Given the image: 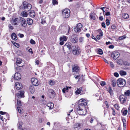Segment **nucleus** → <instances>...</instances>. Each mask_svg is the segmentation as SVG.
<instances>
[{
	"mask_svg": "<svg viewBox=\"0 0 130 130\" xmlns=\"http://www.w3.org/2000/svg\"><path fill=\"white\" fill-rule=\"evenodd\" d=\"M15 85L16 88L18 90H19L21 89L22 87V84L19 83L17 82L15 83Z\"/></svg>",
	"mask_w": 130,
	"mask_h": 130,
	"instance_id": "a211bd4d",
	"label": "nucleus"
},
{
	"mask_svg": "<svg viewBox=\"0 0 130 130\" xmlns=\"http://www.w3.org/2000/svg\"><path fill=\"white\" fill-rule=\"evenodd\" d=\"M5 115H4L3 116H2L1 115H0V119H1L3 121H4V117H5Z\"/></svg>",
	"mask_w": 130,
	"mask_h": 130,
	"instance_id": "603ef678",
	"label": "nucleus"
},
{
	"mask_svg": "<svg viewBox=\"0 0 130 130\" xmlns=\"http://www.w3.org/2000/svg\"><path fill=\"white\" fill-rule=\"evenodd\" d=\"M22 122H19V123L18 124V128L20 130H22Z\"/></svg>",
	"mask_w": 130,
	"mask_h": 130,
	"instance_id": "cd10ccee",
	"label": "nucleus"
},
{
	"mask_svg": "<svg viewBox=\"0 0 130 130\" xmlns=\"http://www.w3.org/2000/svg\"><path fill=\"white\" fill-rule=\"evenodd\" d=\"M45 0H40L39 2V4H42L43 3V2Z\"/></svg>",
	"mask_w": 130,
	"mask_h": 130,
	"instance_id": "e2e57ef3",
	"label": "nucleus"
},
{
	"mask_svg": "<svg viewBox=\"0 0 130 130\" xmlns=\"http://www.w3.org/2000/svg\"><path fill=\"white\" fill-rule=\"evenodd\" d=\"M17 104L18 105V106L17 107V110L20 113H21L22 110L21 109L20 107L22 105L21 103V101L19 99L17 100Z\"/></svg>",
	"mask_w": 130,
	"mask_h": 130,
	"instance_id": "6e6552de",
	"label": "nucleus"
},
{
	"mask_svg": "<svg viewBox=\"0 0 130 130\" xmlns=\"http://www.w3.org/2000/svg\"><path fill=\"white\" fill-rule=\"evenodd\" d=\"M98 53L99 54L101 55L103 54V52L102 50L101 49H99L98 51Z\"/></svg>",
	"mask_w": 130,
	"mask_h": 130,
	"instance_id": "58836bf2",
	"label": "nucleus"
},
{
	"mask_svg": "<svg viewBox=\"0 0 130 130\" xmlns=\"http://www.w3.org/2000/svg\"><path fill=\"white\" fill-rule=\"evenodd\" d=\"M127 113V110H125L123 112V115L124 116L126 115Z\"/></svg>",
	"mask_w": 130,
	"mask_h": 130,
	"instance_id": "09e8293b",
	"label": "nucleus"
},
{
	"mask_svg": "<svg viewBox=\"0 0 130 130\" xmlns=\"http://www.w3.org/2000/svg\"><path fill=\"white\" fill-rule=\"evenodd\" d=\"M24 94V92L23 91H19V92L17 94V96L19 98H21L23 97Z\"/></svg>",
	"mask_w": 130,
	"mask_h": 130,
	"instance_id": "f3484780",
	"label": "nucleus"
},
{
	"mask_svg": "<svg viewBox=\"0 0 130 130\" xmlns=\"http://www.w3.org/2000/svg\"><path fill=\"white\" fill-rule=\"evenodd\" d=\"M99 31V35H100V36L101 37H102L103 35V32L102 30L100 29H99L98 30Z\"/></svg>",
	"mask_w": 130,
	"mask_h": 130,
	"instance_id": "c03bdc74",
	"label": "nucleus"
},
{
	"mask_svg": "<svg viewBox=\"0 0 130 130\" xmlns=\"http://www.w3.org/2000/svg\"><path fill=\"white\" fill-rule=\"evenodd\" d=\"M75 93L76 95H78L79 94H83L82 91V88L81 87H80L79 88L77 89L76 91H75Z\"/></svg>",
	"mask_w": 130,
	"mask_h": 130,
	"instance_id": "2eb2a0df",
	"label": "nucleus"
},
{
	"mask_svg": "<svg viewBox=\"0 0 130 130\" xmlns=\"http://www.w3.org/2000/svg\"><path fill=\"white\" fill-rule=\"evenodd\" d=\"M115 108L117 110L119 109V105L118 104H116L114 105Z\"/></svg>",
	"mask_w": 130,
	"mask_h": 130,
	"instance_id": "3c124183",
	"label": "nucleus"
},
{
	"mask_svg": "<svg viewBox=\"0 0 130 130\" xmlns=\"http://www.w3.org/2000/svg\"><path fill=\"white\" fill-rule=\"evenodd\" d=\"M84 38L82 37H80L79 38V41L81 42H82L84 41Z\"/></svg>",
	"mask_w": 130,
	"mask_h": 130,
	"instance_id": "864d4df0",
	"label": "nucleus"
},
{
	"mask_svg": "<svg viewBox=\"0 0 130 130\" xmlns=\"http://www.w3.org/2000/svg\"><path fill=\"white\" fill-rule=\"evenodd\" d=\"M9 28L10 29H11V30H13V27L12 26H11V25L10 24L9 25Z\"/></svg>",
	"mask_w": 130,
	"mask_h": 130,
	"instance_id": "5fc2aeb1",
	"label": "nucleus"
},
{
	"mask_svg": "<svg viewBox=\"0 0 130 130\" xmlns=\"http://www.w3.org/2000/svg\"><path fill=\"white\" fill-rule=\"evenodd\" d=\"M100 84L102 86H104L106 85V83L104 81H101V82Z\"/></svg>",
	"mask_w": 130,
	"mask_h": 130,
	"instance_id": "a18cd8bd",
	"label": "nucleus"
},
{
	"mask_svg": "<svg viewBox=\"0 0 130 130\" xmlns=\"http://www.w3.org/2000/svg\"><path fill=\"white\" fill-rule=\"evenodd\" d=\"M83 25L81 23H78L77 25L74 28V30L76 32H79L80 31Z\"/></svg>",
	"mask_w": 130,
	"mask_h": 130,
	"instance_id": "20e7f679",
	"label": "nucleus"
},
{
	"mask_svg": "<svg viewBox=\"0 0 130 130\" xmlns=\"http://www.w3.org/2000/svg\"><path fill=\"white\" fill-rule=\"evenodd\" d=\"M70 11L68 9H65L62 12V15L64 18H67L70 15Z\"/></svg>",
	"mask_w": 130,
	"mask_h": 130,
	"instance_id": "f03ea898",
	"label": "nucleus"
},
{
	"mask_svg": "<svg viewBox=\"0 0 130 130\" xmlns=\"http://www.w3.org/2000/svg\"><path fill=\"white\" fill-rule=\"evenodd\" d=\"M47 106L48 107L49 109L50 110L53 108L54 106V105L53 103L49 102L47 103Z\"/></svg>",
	"mask_w": 130,
	"mask_h": 130,
	"instance_id": "6ab92c4d",
	"label": "nucleus"
},
{
	"mask_svg": "<svg viewBox=\"0 0 130 130\" xmlns=\"http://www.w3.org/2000/svg\"><path fill=\"white\" fill-rule=\"evenodd\" d=\"M71 44L70 43H67L64 46L65 47H67L70 50L71 49Z\"/></svg>",
	"mask_w": 130,
	"mask_h": 130,
	"instance_id": "c756f323",
	"label": "nucleus"
},
{
	"mask_svg": "<svg viewBox=\"0 0 130 130\" xmlns=\"http://www.w3.org/2000/svg\"><path fill=\"white\" fill-rule=\"evenodd\" d=\"M78 39L76 35L72 36L71 39V41L72 43H76L78 41Z\"/></svg>",
	"mask_w": 130,
	"mask_h": 130,
	"instance_id": "ddd939ff",
	"label": "nucleus"
},
{
	"mask_svg": "<svg viewBox=\"0 0 130 130\" xmlns=\"http://www.w3.org/2000/svg\"><path fill=\"white\" fill-rule=\"evenodd\" d=\"M117 63L119 65H122L123 62V60L122 59H120L119 60H116Z\"/></svg>",
	"mask_w": 130,
	"mask_h": 130,
	"instance_id": "473e14b6",
	"label": "nucleus"
},
{
	"mask_svg": "<svg viewBox=\"0 0 130 130\" xmlns=\"http://www.w3.org/2000/svg\"><path fill=\"white\" fill-rule=\"evenodd\" d=\"M111 82L112 83V85L113 87H115L116 85V81L115 79H112L111 80Z\"/></svg>",
	"mask_w": 130,
	"mask_h": 130,
	"instance_id": "bb28decb",
	"label": "nucleus"
},
{
	"mask_svg": "<svg viewBox=\"0 0 130 130\" xmlns=\"http://www.w3.org/2000/svg\"><path fill=\"white\" fill-rule=\"evenodd\" d=\"M20 22V20L18 18L12 19L11 20V23L14 25H17Z\"/></svg>",
	"mask_w": 130,
	"mask_h": 130,
	"instance_id": "9d476101",
	"label": "nucleus"
},
{
	"mask_svg": "<svg viewBox=\"0 0 130 130\" xmlns=\"http://www.w3.org/2000/svg\"><path fill=\"white\" fill-rule=\"evenodd\" d=\"M33 20L31 19L30 18L27 19V22L28 25H31L33 23Z\"/></svg>",
	"mask_w": 130,
	"mask_h": 130,
	"instance_id": "393cba45",
	"label": "nucleus"
},
{
	"mask_svg": "<svg viewBox=\"0 0 130 130\" xmlns=\"http://www.w3.org/2000/svg\"><path fill=\"white\" fill-rule=\"evenodd\" d=\"M21 61L22 60L18 58L16 62L17 64H20L22 62Z\"/></svg>",
	"mask_w": 130,
	"mask_h": 130,
	"instance_id": "4c0bfd02",
	"label": "nucleus"
},
{
	"mask_svg": "<svg viewBox=\"0 0 130 130\" xmlns=\"http://www.w3.org/2000/svg\"><path fill=\"white\" fill-rule=\"evenodd\" d=\"M30 43L32 44H35V41L32 39H31L30 40Z\"/></svg>",
	"mask_w": 130,
	"mask_h": 130,
	"instance_id": "8fccbe9b",
	"label": "nucleus"
},
{
	"mask_svg": "<svg viewBox=\"0 0 130 130\" xmlns=\"http://www.w3.org/2000/svg\"><path fill=\"white\" fill-rule=\"evenodd\" d=\"M122 121L123 123L124 128L125 129L126 126V121L124 119H122Z\"/></svg>",
	"mask_w": 130,
	"mask_h": 130,
	"instance_id": "e433bc0d",
	"label": "nucleus"
},
{
	"mask_svg": "<svg viewBox=\"0 0 130 130\" xmlns=\"http://www.w3.org/2000/svg\"><path fill=\"white\" fill-rule=\"evenodd\" d=\"M21 14L22 16L24 17H26L28 15L27 13L25 11L22 12Z\"/></svg>",
	"mask_w": 130,
	"mask_h": 130,
	"instance_id": "72a5a7b5",
	"label": "nucleus"
},
{
	"mask_svg": "<svg viewBox=\"0 0 130 130\" xmlns=\"http://www.w3.org/2000/svg\"><path fill=\"white\" fill-rule=\"evenodd\" d=\"M102 26L103 27L105 28L106 27L105 24L104 22H102L101 24Z\"/></svg>",
	"mask_w": 130,
	"mask_h": 130,
	"instance_id": "052dcab7",
	"label": "nucleus"
},
{
	"mask_svg": "<svg viewBox=\"0 0 130 130\" xmlns=\"http://www.w3.org/2000/svg\"><path fill=\"white\" fill-rule=\"evenodd\" d=\"M14 78L15 80H18L21 78V75L20 73H16L14 76Z\"/></svg>",
	"mask_w": 130,
	"mask_h": 130,
	"instance_id": "dca6fc26",
	"label": "nucleus"
},
{
	"mask_svg": "<svg viewBox=\"0 0 130 130\" xmlns=\"http://www.w3.org/2000/svg\"><path fill=\"white\" fill-rule=\"evenodd\" d=\"M126 37V36H123L120 37L119 38V39L121 40H122L124 39H125Z\"/></svg>",
	"mask_w": 130,
	"mask_h": 130,
	"instance_id": "49530a36",
	"label": "nucleus"
},
{
	"mask_svg": "<svg viewBox=\"0 0 130 130\" xmlns=\"http://www.w3.org/2000/svg\"><path fill=\"white\" fill-rule=\"evenodd\" d=\"M48 83L50 85L52 86L54 84H55V82L53 80H51Z\"/></svg>",
	"mask_w": 130,
	"mask_h": 130,
	"instance_id": "79ce46f5",
	"label": "nucleus"
},
{
	"mask_svg": "<svg viewBox=\"0 0 130 130\" xmlns=\"http://www.w3.org/2000/svg\"><path fill=\"white\" fill-rule=\"evenodd\" d=\"M79 67L78 66H74L72 68L73 72H78L79 70Z\"/></svg>",
	"mask_w": 130,
	"mask_h": 130,
	"instance_id": "aec40b11",
	"label": "nucleus"
},
{
	"mask_svg": "<svg viewBox=\"0 0 130 130\" xmlns=\"http://www.w3.org/2000/svg\"><path fill=\"white\" fill-rule=\"evenodd\" d=\"M43 121V120L41 118H40L39 119V122L40 123H42Z\"/></svg>",
	"mask_w": 130,
	"mask_h": 130,
	"instance_id": "13d9d810",
	"label": "nucleus"
},
{
	"mask_svg": "<svg viewBox=\"0 0 130 130\" xmlns=\"http://www.w3.org/2000/svg\"><path fill=\"white\" fill-rule=\"evenodd\" d=\"M119 53L117 52H113L111 54V57H112L114 60H116L119 56Z\"/></svg>",
	"mask_w": 130,
	"mask_h": 130,
	"instance_id": "423d86ee",
	"label": "nucleus"
},
{
	"mask_svg": "<svg viewBox=\"0 0 130 130\" xmlns=\"http://www.w3.org/2000/svg\"><path fill=\"white\" fill-rule=\"evenodd\" d=\"M80 51L79 49V47H77L76 48L75 50H73L72 51V53L73 54L75 55H78L80 53Z\"/></svg>",
	"mask_w": 130,
	"mask_h": 130,
	"instance_id": "4468645a",
	"label": "nucleus"
},
{
	"mask_svg": "<svg viewBox=\"0 0 130 130\" xmlns=\"http://www.w3.org/2000/svg\"><path fill=\"white\" fill-rule=\"evenodd\" d=\"M17 54L19 55H20L22 54V53L21 52L20 50H18L17 51Z\"/></svg>",
	"mask_w": 130,
	"mask_h": 130,
	"instance_id": "4d7b16f0",
	"label": "nucleus"
},
{
	"mask_svg": "<svg viewBox=\"0 0 130 130\" xmlns=\"http://www.w3.org/2000/svg\"><path fill=\"white\" fill-rule=\"evenodd\" d=\"M4 115L5 116V117H4V120L5 119L6 120H9V116L8 113H6Z\"/></svg>",
	"mask_w": 130,
	"mask_h": 130,
	"instance_id": "2f4dec72",
	"label": "nucleus"
},
{
	"mask_svg": "<svg viewBox=\"0 0 130 130\" xmlns=\"http://www.w3.org/2000/svg\"><path fill=\"white\" fill-rule=\"evenodd\" d=\"M129 17V15L125 13L123 15V18L125 19H127Z\"/></svg>",
	"mask_w": 130,
	"mask_h": 130,
	"instance_id": "ea45409f",
	"label": "nucleus"
},
{
	"mask_svg": "<svg viewBox=\"0 0 130 130\" xmlns=\"http://www.w3.org/2000/svg\"><path fill=\"white\" fill-rule=\"evenodd\" d=\"M106 25L107 26H109L110 24V21L109 20L106 19Z\"/></svg>",
	"mask_w": 130,
	"mask_h": 130,
	"instance_id": "de8ad7c7",
	"label": "nucleus"
},
{
	"mask_svg": "<svg viewBox=\"0 0 130 130\" xmlns=\"http://www.w3.org/2000/svg\"><path fill=\"white\" fill-rule=\"evenodd\" d=\"M48 95L51 98H53L55 96V93L54 90L52 89H50L49 90Z\"/></svg>",
	"mask_w": 130,
	"mask_h": 130,
	"instance_id": "f8f14e48",
	"label": "nucleus"
},
{
	"mask_svg": "<svg viewBox=\"0 0 130 130\" xmlns=\"http://www.w3.org/2000/svg\"><path fill=\"white\" fill-rule=\"evenodd\" d=\"M23 4L24 8L28 9V10H27L26 11H28L31 8V5L26 2H23Z\"/></svg>",
	"mask_w": 130,
	"mask_h": 130,
	"instance_id": "0eeeda50",
	"label": "nucleus"
},
{
	"mask_svg": "<svg viewBox=\"0 0 130 130\" xmlns=\"http://www.w3.org/2000/svg\"><path fill=\"white\" fill-rule=\"evenodd\" d=\"M31 81L33 85L38 86L39 85V83L38 82V81L36 78H32L31 79Z\"/></svg>",
	"mask_w": 130,
	"mask_h": 130,
	"instance_id": "1a4fd4ad",
	"label": "nucleus"
},
{
	"mask_svg": "<svg viewBox=\"0 0 130 130\" xmlns=\"http://www.w3.org/2000/svg\"><path fill=\"white\" fill-rule=\"evenodd\" d=\"M86 100L80 99L78 103V105L76 111L77 113L80 115H85L86 113V109L85 106L87 105Z\"/></svg>",
	"mask_w": 130,
	"mask_h": 130,
	"instance_id": "f257e3e1",
	"label": "nucleus"
},
{
	"mask_svg": "<svg viewBox=\"0 0 130 130\" xmlns=\"http://www.w3.org/2000/svg\"><path fill=\"white\" fill-rule=\"evenodd\" d=\"M124 64L125 65L129 66V63L127 61H125L124 62Z\"/></svg>",
	"mask_w": 130,
	"mask_h": 130,
	"instance_id": "bf43d9fd",
	"label": "nucleus"
},
{
	"mask_svg": "<svg viewBox=\"0 0 130 130\" xmlns=\"http://www.w3.org/2000/svg\"><path fill=\"white\" fill-rule=\"evenodd\" d=\"M11 42L16 47H18L19 46V45L18 43L12 41H11Z\"/></svg>",
	"mask_w": 130,
	"mask_h": 130,
	"instance_id": "a19ab883",
	"label": "nucleus"
},
{
	"mask_svg": "<svg viewBox=\"0 0 130 130\" xmlns=\"http://www.w3.org/2000/svg\"><path fill=\"white\" fill-rule=\"evenodd\" d=\"M46 102L45 100H43L42 101V103L43 104H45L46 103Z\"/></svg>",
	"mask_w": 130,
	"mask_h": 130,
	"instance_id": "69168bd1",
	"label": "nucleus"
},
{
	"mask_svg": "<svg viewBox=\"0 0 130 130\" xmlns=\"http://www.w3.org/2000/svg\"><path fill=\"white\" fill-rule=\"evenodd\" d=\"M117 84L119 87H124L126 84L125 80L122 78H120L117 80Z\"/></svg>",
	"mask_w": 130,
	"mask_h": 130,
	"instance_id": "7ed1b4c3",
	"label": "nucleus"
},
{
	"mask_svg": "<svg viewBox=\"0 0 130 130\" xmlns=\"http://www.w3.org/2000/svg\"><path fill=\"white\" fill-rule=\"evenodd\" d=\"M71 88L70 87H68L63 88L62 90V91L63 93H65L66 92H68V88Z\"/></svg>",
	"mask_w": 130,
	"mask_h": 130,
	"instance_id": "7c9ffc66",
	"label": "nucleus"
},
{
	"mask_svg": "<svg viewBox=\"0 0 130 130\" xmlns=\"http://www.w3.org/2000/svg\"><path fill=\"white\" fill-rule=\"evenodd\" d=\"M18 36L21 38H23L24 37V35L23 34H18Z\"/></svg>",
	"mask_w": 130,
	"mask_h": 130,
	"instance_id": "338daca9",
	"label": "nucleus"
},
{
	"mask_svg": "<svg viewBox=\"0 0 130 130\" xmlns=\"http://www.w3.org/2000/svg\"><path fill=\"white\" fill-rule=\"evenodd\" d=\"M6 113V112H3L2 111H0V114L2 115H5Z\"/></svg>",
	"mask_w": 130,
	"mask_h": 130,
	"instance_id": "0e129e2a",
	"label": "nucleus"
},
{
	"mask_svg": "<svg viewBox=\"0 0 130 130\" xmlns=\"http://www.w3.org/2000/svg\"><path fill=\"white\" fill-rule=\"evenodd\" d=\"M20 22L21 27H26L27 25L26 20L23 18L21 17L20 18Z\"/></svg>",
	"mask_w": 130,
	"mask_h": 130,
	"instance_id": "39448f33",
	"label": "nucleus"
},
{
	"mask_svg": "<svg viewBox=\"0 0 130 130\" xmlns=\"http://www.w3.org/2000/svg\"><path fill=\"white\" fill-rule=\"evenodd\" d=\"M105 104L106 105L107 108H108L109 107V105L107 102L106 101L105 102Z\"/></svg>",
	"mask_w": 130,
	"mask_h": 130,
	"instance_id": "680f3d73",
	"label": "nucleus"
},
{
	"mask_svg": "<svg viewBox=\"0 0 130 130\" xmlns=\"http://www.w3.org/2000/svg\"><path fill=\"white\" fill-rule=\"evenodd\" d=\"M124 94L126 96H129L130 95V91L128 90L124 92Z\"/></svg>",
	"mask_w": 130,
	"mask_h": 130,
	"instance_id": "c9c22d12",
	"label": "nucleus"
},
{
	"mask_svg": "<svg viewBox=\"0 0 130 130\" xmlns=\"http://www.w3.org/2000/svg\"><path fill=\"white\" fill-rule=\"evenodd\" d=\"M68 39V37L65 36H62L60 37V41H66Z\"/></svg>",
	"mask_w": 130,
	"mask_h": 130,
	"instance_id": "4be33fe9",
	"label": "nucleus"
},
{
	"mask_svg": "<svg viewBox=\"0 0 130 130\" xmlns=\"http://www.w3.org/2000/svg\"><path fill=\"white\" fill-rule=\"evenodd\" d=\"M127 99V97L125 95L123 94L121 95L120 97V102L123 103L126 101Z\"/></svg>",
	"mask_w": 130,
	"mask_h": 130,
	"instance_id": "9b49d317",
	"label": "nucleus"
},
{
	"mask_svg": "<svg viewBox=\"0 0 130 130\" xmlns=\"http://www.w3.org/2000/svg\"><path fill=\"white\" fill-rule=\"evenodd\" d=\"M120 74L121 76L125 75H126V73L123 71H120Z\"/></svg>",
	"mask_w": 130,
	"mask_h": 130,
	"instance_id": "f704fd0d",
	"label": "nucleus"
},
{
	"mask_svg": "<svg viewBox=\"0 0 130 130\" xmlns=\"http://www.w3.org/2000/svg\"><path fill=\"white\" fill-rule=\"evenodd\" d=\"M114 76L116 77H118L119 76V75L118 73L117 72H115L114 73Z\"/></svg>",
	"mask_w": 130,
	"mask_h": 130,
	"instance_id": "774afa93",
	"label": "nucleus"
},
{
	"mask_svg": "<svg viewBox=\"0 0 130 130\" xmlns=\"http://www.w3.org/2000/svg\"><path fill=\"white\" fill-rule=\"evenodd\" d=\"M89 17L90 18L91 20H95L96 19L95 14L92 12L90 13Z\"/></svg>",
	"mask_w": 130,
	"mask_h": 130,
	"instance_id": "5701e85b",
	"label": "nucleus"
},
{
	"mask_svg": "<svg viewBox=\"0 0 130 130\" xmlns=\"http://www.w3.org/2000/svg\"><path fill=\"white\" fill-rule=\"evenodd\" d=\"M52 3L54 5L57 4H58V2L56 0H52Z\"/></svg>",
	"mask_w": 130,
	"mask_h": 130,
	"instance_id": "37998d69",
	"label": "nucleus"
},
{
	"mask_svg": "<svg viewBox=\"0 0 130 130\" xmlns=\"http://www.w3.org/2000/svg\"><path fill=\"white\" fill-rule=\"evenodd\" d=\"M108 91L111 96L113 95V90L110 87H109L108 89Z\"/></svg>",
	"mask_w": 130,
	"mask_h": 130,
	"instance_id": "c85d7f7f",
	"label": "nucleus"
},
{
	"mask_svg": "<svg viewBox=\"0 0 130 130\" xmlns=\"http://www.w3.org/2000/svg\"><path fill=\"white\" fill-rule=\"evenodd\" d=\"M29 15L31 17L33 18L35 16V13L33 10H31L30 11Z\"/></svg>",
	"mask_w": 130,
	"mask_h": 130,
	"instance_id": "a878e982",
	"label": "nucleus"
},
{
	"mask_svg": "<svg viewBox=\"0 0 130 130\" xmlns=\"http://www.w3.org/2000/svg\"><path fill=\"white\" fill-rule=\"evenodd\" d=\"M30 92L32 94L34 93L35 92V89L33 86L32 85H31L29 88Z\"/></svg>",
	"mask_w": 130,
	"mask_h": 130,
	"instance_id": "b1692460",
	"label": "nucleus"
},
{
	"mask_svg": "<svg viewBox=\"0 0 130 130\" xmlns=\"http://www.w3.org/2000/svg\"><path fill=\"white\" fill-rule=\"evenodd\" d=\"M112 29H115L116 28V26L115 24L112 25L111 27Z\"/></svg>",
	"mask_w": 130,
	"mask_h": 130,
	"instance_id": "6e6d98bb",
	"label": "nucleus"
},
{
	"mask_svg": "<svg viewBox=\"0 0 130 130\" xmlns=\"http://www.w3.org/2000/svg\"><path fill=\"white\" fill-rule=\"evenodd\" d=\"M11 37L13 40H16L17 39V35L14 33H13L12 34Z\"/></svg>",
	"mask_w": 130,
	"mask_h": 130,
	"instance_id": "412c9836",
	"label": "nucleus"
}]
</instances>
